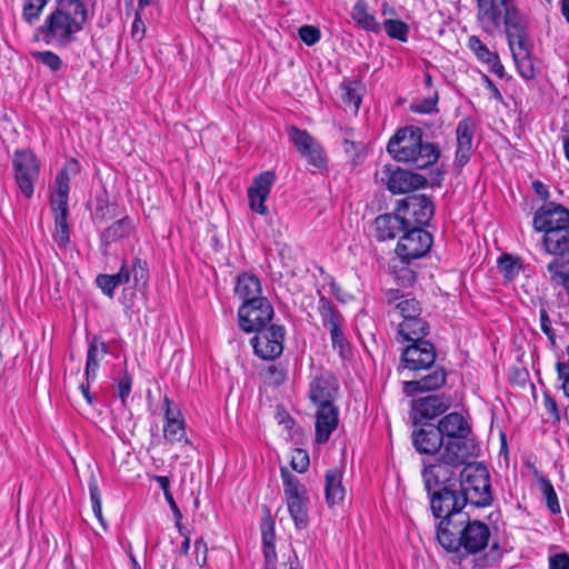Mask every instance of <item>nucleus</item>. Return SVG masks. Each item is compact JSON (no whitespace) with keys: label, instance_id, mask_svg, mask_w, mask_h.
I'll return each mask as SVG.
<instances>
[{"label":"nucleus","instance_id":"29","mask_svg":"<svg viewBox=\"0 0 569 569\" xmlns=\"http://www.w3.org/2000/svg\"><path fill=\"white\" fill-rule=\"evenodd\" d=\"M436 427L439 430L443 442H446V440L470 437L471 435L470 426L459 412L448 413L439 420Z\"/></svg>","mask_w":569,"mask_h":569},{"label":"nucleus","instance_id":"42","mask_svg":"<svg viewBox=\"0 0 569 569\" xmlns=\"http://www.w3.org/2000/svg\"><path fill=\"white\" fill-rule=\"evenodd\" d=\"M89 492H90V500H91L93 513H94L96 518L98 519V521L100 522V525L103 528H106L107 523L102 516L101 495H100L97 478L93 472H91L90 479H89Z\"/></svg>","mask_w":569,"mask_h":569},{"label":"nucleus","instance_id":"25","mask_svg":"<svg viewBox=\"0 0 569 569\" xmlns=\"http://www.w3.org/2000/svg\"><path fill=\"white\" fill-rule=\"evenodd\" d=\"M387 188L392 193H407L426 186L427 179L403 169L388 170Z\"/></svg>","mask_w":569,"mask_h":569},{"label":"nucleus","instance_id":"45","mask_svg":"<svg viewBox=\"0 0 569 569\" xmlns=\"http://www.w3.org/2000/svg\"><path fill=\"white\" fill-rule=\"evenodd\" d=\"M507 38L512 54H515V52H530L531 44L528 37V30L509 33L507 34Z\"/></svg>","mask_w":569,"mask_h":569},{"label":"nucleus","instance_id":"44","mask_svg":"<svg viewBox=\"0 0 569 569\" xmlns=\"http://www.w3.org/2000/svg\"><path fill=\"white\" fill-rule=\"evenodd\" d=\"M383 28L391 39H396L401 42H406L408 40L409 26L406 22L396 19H387L383 21Z\"/></svg>","mask_w":569,"mask_h":569},{"label":"nucleus","instance_id":"8","mask_svg":"<svg viewBox=\"0 0 569 569\" xmlns=\"http://www.w3.org/2000/svg\"><path fill=\"white\" fill-rule=\"evenodd\" d=\"M459 468L438 457L432 462H423L421 477L427 492L458 487Z\"/></svg>","mask_w":569,"mask_h":569},{"label":"nucleus","instance_id":"53","mask_svg":"<svg viewBox=\"0 0 569 569\" xmlns=\"http://www.w3.org/2000/svg\"><path fill=\"white\" fill-rule=\"evenodd\" d=\"M468 44L476 57L485 63H488V61H490V59L496 54L495 52H491L476 36H471L469 38Z\"/></svg>","mask_w":569,"mask_h":569},{"label":"nucleus","instance_id":"32","mask_svg":"<svg viewBox=\"0 0 569 569\" xmlns=\"http://www.w3.org/2000/svg\"><path fill=\"white\" fill-rule=\"evenodd\" d=\"M326 502L329 507L341 503L346 497V489L342 486V473L337 468L330 469L325 476Z\"/></svg>","mask_w":569,"mask_h":569},{"label":"nucleus","instance_id":"16","mask_svg":"<svg viewBox=\"0 0 569 569\" xmlns=\"http://www.w3.org/2000/svg\"><path fill=\"white\" fill-rule=\"evenodd\" d=\"M562 227H569V210L556 202L546 203L535 213L533 228L536 231L547 234V230H557Z\"/></svg>","mask_w":569,"mask_h":569},{"label":"nucleus","instance_id":"30","mask_svg":"<svg viewBox=\"0 0 569 569\" xmlns=\"http://www.w3.org/2000/svg\"><path fill=\"white\" fill-rule=\"evenodd\" d=\"M548 279L553 289H561L569 303V258H553L547 264Z\"/></svg>","mask_w":569,"mask_h":569},{"label":"nucleus","instance_id":"18","mask_svg":"<svg viewBox=\"0 0 569 569\" xmlns=\"http://www.w3.org/2000/svg\"><path fill=\"white\" fill-rule=\"evenodd\" d=\"M479 448L473 438L446 440L440 451L442 459L460 468L471 458L478 457Z\"/></svg>","mask_w":569,"mask_h":569},{"label":"nucleus","instance_id":"57","mask_svg":"<svg viewBox=\"0 0 569 569\" xmlns=\"http://www.w3.org/2000/svg\"><path fill=\"white\" fill-rule=\"evenodd\" d=\"M131 386H132V378L131 376L124 371L123 375L118 380V396L121 399V402L124 405L127 398L129 397L131 392Z\"/></svg>","mask_w":569,"mask_h":569},{"label":"nucleus","instance_id":"35","mask_svg":"<svg viewBox=\"0 0 569 569\" xmlns=\"http://www.w3.org/2000/svg\"><path fill=\"white\" fill-rule=\"evenodd\" d=\"M351 18L363 30L375 33H379L381 30L376 18L369 13L368 4L365 0H358L355 3L351 10Z\"/></svg>","mask_w":569,"mask_h":569},{"label":"nucleus","instance_id":"61","mask_svg":"<svg viewBox=\"0 0 569 569\" xmlns=\"http://www.w3.org/2000/svg\"><path fill=\"white\" fill-rule=\"evenodd\" d=\"M558 379L562 381L561 388L566 397H569V368L562 362H557Z\"/></svg>","mask_w":569,"mask_h":569},{"label":"nucleus","instance_id":"19","mask_svg":"<svg viewBox=\"0 0 569 569\" xmlns=\"http://www.w3.org/2000/svg\"><path fill=\"white\" fill-rule=\"evenodd\" d=\"M447 372L443 367L432 366L431 369L419 379L403 381L402 391L407 397H415L418 393L436 391L445 386Z\"/></svg>","mask_w":569,"mask_h":569},{"label":"nucleus","instance_id":"50","mask_svg":"<svg viewBox=\"0 0 569 569\" xmlns=\"http://www.w3.org/2000/svg\"><path fill=\"white\" fill-rule=\"evenodd\" d=\"M396 311L402 317V320L420 316V303L416 299H406L395 307Z\"/></svg>","mask_w":569,"mask_h":569},{"label":"nucleus","instance_id":"5","mask_svg":"<svg viewBox=\"0 0 569 569\" xmlns=\"http://www.w3.org/2000/svg\"><path fill=\"white\" fill-rule=\"evenodd\" d=\"M281 479L287 509L298 529H305L309 525L308 491L300 480L286 467L281 468Z\"/></svg>","mask_w":569,"mask_h":569},{"label":"nucleus","instance_id":"12","mask_svg":"<svg viewBox=\"0 0 569 569\" xmlns=\"http://www.w3.org/2000/svg\"><path fill=\"white\" fill-rule=\"evenodd\" d=\"M16 182L26 198L33 194V184L39 177V163L30 150H18L13 156Z\"/></svg>","mask_w":569,"mask_h":569},{"label":"nucleus","instance_id":"2","mask_svg":"<svg viewBox=\"0 0 569 569\" xmlns=\"http://www.w3.org/2000/svg\"><path fill=\"white\" fill-rule=\"evenodd\" d=\"M88 20V8L80 0H57L54 10L37 29L38 39L46 44L68 47L74 42Z\"/></svg>","mask_w":569,"mask_h":569},{"label":"nucleus","instance_id":"36","mask_svg":"<svg viewBox=\"0 0 569 569\" xmlns=\"http://www.w3.org/2000/svg\"><path fill=\"white\" fill-rule=\"evenodd\" d=\"M107 352V345L102 340H100L99 337H93L89 345L84 370L88 381L96 378V372L99 368V355H103Z\"/></svg>","mask_w":569,"mask_h":569},{"label":"nucleus","instance_id":"41","mask_svg":"<svg viewBox=\"0 0 569 569\" xmlns=\"http://www.w3.org/2000/svg\"><path fill=\"white\" fill-rule=\"evenodd\" d=\"M342 102L348 106L353 113H357L361 103L360 86L357 82H349L341 87Z\"/></svg>","mask_w":569,"mask_h":569},{"label":"nucleus","instance_id":"24","mask_svg":"<svg viewBox=\"0 0 569 569\" xmlns=\"http://www.w3.org/2000/svg\"><path fill=\"white\" fill-rule=\"evenodd\" d=\"M410 224V220L396 213L380 214L375 219L376 238L379 241H386L396 238L400 232H405Z\"/></svg>","mask_w":569,"mask_h":569},{"label":"nucleus","instance_id":"64","mask_svg":"<svg viewBox=\"0 0 569 569\" xmlns=\"http://www.w3.org/2000/svg\"><path fill=\"white\" fill-rule=\"evenodd\" d=\"M490 68V71L493 72L499 78H503L505 76V68L500 62L499 56L496 53L490 61L487 63Z\"/></svg>","mask_w":569,"mask_h":569},{"label":"nucleus","instance_id":"54","mask_svg":"<svg viewBox=\"0 0 569 569\" xmlns=\"http://www.w3.org/2000/svg\"><path fill=\"white\" fill-rule=\"evenodd\" d=\"M32 56L34 59L47 66L51 71H58L62 66L60 57L52 51H38Z\"/></svg>","mask_w":569,"mask_h":569},{"label":"nucleus","instance_id":"3","mask_svg":"<svg viewBox=\"0 0 569 569\" xmlns=\"http://www.w3.org/2000/svg\"><path fill=\"white\" fill-rule=\"evenodd\" d=\"M423 130L409 126L397 130L387 144V151L399 162H406L416 169H425L437 162L440 157L438 144L423 141Z\"/></svg>","mask_w":569,"mask_h":569},{"label":"nucleus","instance_id":"52","mask_svg":"<svg viewBox=\"0 0 569 569\" xmlns=\"http://www.w3.org/2000/svg\"><path fill=\"white\" fill-rule=\"evenodd\" d=\"M498 268L509 280L516 278L519 273L517 260L513 259L510 254H503L498 259Z\"/></svg>","mask_w":569,"mask_h":569},{"label":"nucleus","instance_id":"37","mask_svg":"<svg viewBox=\"0 0 569 569\" xmlns=\"http://www.w3.org/2000/svg\"><path fill=\"white\" fill-rule=\"evenodd\" d=\"M262 545L264 556V568L276 569V549H274V531L273 522L262 525Z\"/></svg>","mask_w":569,"mask_h":569},{"label":"nucleus","instance_id":"43","mask_svg":"<svg viewBox=\"0 0 569 569\" xmlns=\"http://www.w3.org/2000/svg\"><path fill=\"white\" fill-rule=\"evenodd\" d=\"M163 436L166 440L171 443L180 442L184 440L188 443L184 432V422L180 419H171L170 422H166L163 427Z\"/></svg>","mask_w":569,"mask_h":569},{"label":"nucleus","instance_id":"63","mask_svg":"<svg viewBox=\"0 0 569 569\" xmlns=\"http://www.w3.org/2000/svg\"><path fill=\"white\" fill-rule=\"evenodd\" d=\"M543 407L556 421L560 420L557 402L549 393L543 395Z\"/></svg>","mask_w":569,"mask_h":569},{"label":"nucleus","instance_id":"13","mask_svg":"<svg viewBox=\"0 0 569 569\" xmlns=\"http://www.w3.org/2000/svg\"><path fill=\"white\" fill-rule=\"evenodd\" d=\"M435 346L428 340L413 341L406 347L401 355V363L405 369L411 371L429 370L436 361Z\"/></svg>","mask_w":569,"mask_h":569},{"label":"nucleus","instance_id":"4","mask_svg":"<svg viewBox=\"0 0 569 569\" xmlns=\"http://www.w3.org/2000/svg\"><path fill=\"white\" fill-rule=\"evenodd\" d=\"M458 490L461 500L473 507H488L493 500L489 471L481 463H468L460 470Z\"/></svg>","mask_w":569,"mask_h":569},{"label":"nucleus","instance_id":"56","mask_svg":"<svg viewBox=\"0 0 569 569\" xmlns=\"http://www.w3.org/2000/svg\"><path fill=\"white\" fill-rule=\"evenodd\" d=\"M299 37L307 46H313L320 39V31L313 26H302L299 29Z\"/></svg>","mask_w":569,"mask_h":569},{"label":"nucleus","instance_id":"6","mask_svg":"<svg viewBox=\"0 0 569 569\" xmlns=\"http://www.w3.org/2000/svg\"><path fill=\"white\" fill-rule=\"evenodd\" d=\"M147 263L140 258H134L131 262L124 261L120 270L114 274H99L96 278L98 288L109 298H113L114 289L118 286L132 281L134 287L144 286L148 281Z\"/></svg>","mask_w":569,"mask_h":569},{"label":"nucleus","instance_id":"46","mask_svg":"<svg viewBox=\"0 0 569 569\" xmlns=\"http://www.w3.org/2000/svg\"><path fill=\"white\" fill-rule=\"evenodd\" d=\"M52 237L61 248H66L70 242L68 218H63V213H60V217H54V232Z\"/></svg>","mask_w":569,"mask_h":569},{"label":"nucleus","instance_id":"39","mask_svg":"<svg viewBox=\"0 0 569 569\" xmlns=\"http://www.w3.org/2000/svg\"><path fill=\"white\" fill-rule=\"evenodd\" d=\"M318 310L323 326L329 327V330L335 327H341L342 317L327 297L320 296Z\"/></svg>","mask_w":569,"mask_h":569},{"label":"nucleus","instance_id":"1","mask_svg":"<svg viewBox=\"0 0 569 569\" xmlns=\"http://www.w3.org/2000/svg\"><path fill=\"white\" fill-rule=\"evenodd\" d=\"M445 530L437 532V540L448 552L459 555L462 560L473 556L472 568L485 569L492 566L500 557L498 543H492L489 553L480 555L489 546L491 531L487 523L470 519L468 513H457L446 522Z\"/></svg>","mask_w":569,"mask_h":569},{"label":"nucleus","instance_id":"62","mask_svg":"<svg viewBox=\"0 0 569 569\" xmlns=\"http://www.w3.org/2000/svg\"><path fill=\"white\" fill-rule=\"evenodd\" d=\"M550 569H569V557L566 553H557L549 559Z\"/></svg>","mask_w":569,"mask_h":569},{"label":"nucleus","instance_id":"28","mask_svg":"<svg viewBox=\"0 0 569 569\" xmlns=\"http://www.w3.org/2000/svg\"><path fill=\"white\" fill-rule=\"evenodd\" d=\"M316 441L326 443L338 426V408L335 405L317 406Z\"/></svg>","mask_w":569,"mask_h":569},{"label":"nucleus","instance_id":"51","mask_svg":"<svg viewBox=\"0 0 569 569\" xmlns=\"http://www.w3.org/2000/svg\"><path fill=\"white\" fill-rule=\"evenodd\" d=\"M331 343L335 350H338L341 358H347L350 353V347L343 337L340 327L331 328L330 330Z\"/></svg>","mask_w":569,"mask_h":569},{"label":"nucleus","instance_id":"33","mask_svg":"<svg viewBox=\"0 0 569 569\" xmlns=\"http://www.w3.org/2000/svg\"><path fill=\"white\" fill-rule=\"evenodd\" d=\"M234 295L242 301L263 298L261 295V283L257 276L243 272L237 278Z\"/></svg>","mask_w":569,"mask_h":569},{"label":"nucleus","instance_id":"40","mask_svg":"<svg viewBox=\"0 0 569 569\" xmlns=\"http://www.w3.org/2000/svg\"><path fill=\"white\" fill-rule=\"evenodd\" d=\"M503 23L506 27L507 34L528 30L527 18L517 8L512 6L507 8V12L505 13L503 17Z\"/></svg>","mask_w":569,"mask_h":569},{"label":"nucleus","instance_id":"34","mask_svg":"<svg viewBox=\"0 0 569 569\" xmlns=\"http://www.w3.org/2000/svg\"><path fill=\"white\" fill-rule=\"evenodd\" d=\"M429 332L428 323L418 317L402 320L399 323V333L406 341H419L422 340Z\"/></svg>","mask_w":569,"mask_h":569},{"label":"nucleus","instance_id":"60","mask_svg":"<svg viewBox=\"0 0 569 569\" xmlns=\"http://www.w3.org/2000/svg\"><path fill=\"white\" fill-rule=\"evenodd\" d=\"M196 562L203 567L207 563L208 546L203 538H199L194 542Z\"/></svg>","mask_w":569,"mask_h":569},{"label":"nucleus","instance_id":"22","mask_svg":"<svg viewBox=\"0 0 569 569\" xmlns=\"http://www.w3.org/2000/svg\"><path fill=\"white\" fill-rule=\"evenodd\" d=\"M339 390L337 378L332 373H325L310 383L309 397L316 406L333 405Z\"/></svg>","mask_w":569,"mask_h":569},{"label":"nucleus","instance_id":"9","mask_svg":"<svg viewBox=\"0 0 569 569\" xmlns=\"http://www.w3.org/2000/svg\"><path fill=\"white\" fill-rule=\"evenodd\" d=\"M273 317V308L267 298L242 302L238 310L240 328L246 332L268 327Z\"/></svg>","mask_w":569,"mask_h":569},{"label":"nucleus","instance_id":"20","mask_svg":"<svg viewBox=\"0 0 569 569\" xmlns=\"http://www.w3.org/2000/svg\"><path fill=\"white\" fill-rule=\"evenodd\" d=\"M451 406L449 397L443 395H431L412 401L415 425L422 419H435L446 412Z\"/></svg>","mask_w":569,"mask_h":569},{"label":"nucleus","instance_id":"47","mask_svg":"<svg viewBox=\"0 0 569 569\" xmlns=\"http://www.w3.org/2000/svg\"><path fill=\"white\" fill-rule=\"evenodd\" d=\"M512 58L515 60V63L517 66V69L519 71L520 76L523 79L530 80V79L535 78L536 70H535L532 60L530 58V52H525V53H516L515 52V54H512Z\"/></svg>","mask_w":569,"mask_h":569},{"label":"nucleus","instance_id":"58","mask_svg":"<svg viewBox=\"0 0 569 569\" xmlns=\"http://www.w3.org/2000/svg\"><path fill=\"white\" fill-rule=\"evenodd\" d=\"M540 316V328L542 332L548 337L549 341L555 345L556 343V333L551 327V321L549 315L545 308H541L539 311Z\"/></svg>","mask_w":569,"mask_h":569},{"label":"nucleus","instance_id":"11","mask_svg":"<svg viewBox=\"0 0 569 569\" xmlns=\"http://www.w3.org/2000/svg\"><path fill=\"white\" fill-rule=\"evenodd\" d=\"M256 336L250 343L254 353L264 360H273L283 351L284 329L281 326L270 325L263 329L254 330Z\"/></svg>","mask_w":569,"mask_h":569},{"label":"nucleus","instance_id":"26","mask_svg":"<svg viewBox=\"0 0 569 569\" xmlns=\"http://www.w3.org/2000/svg\"><path fill=\"white\" fill-rule=\"evenodd\" d=\"M413 446L417 451L427 455L439 453L443 447V440L437 427L432 423L423 425L412 432Z\"/></svg>","mask_w":569,"mask_h":569},{"label":"nucleus","instance_id":"27","mask_svg":"<svg viewBox=\"0 0 569 569\" xmlns=\"http://www.w3.org/2000/svg\"><path fill=\"white\" fill-rule=\"evenodd\" d=\"M473 132L475 122L471 118L462 119L457 126V151L455 163L459 168H462L470 159Z\"/></svg>","mask_w":569,"mask_h":569},{"label":"nucleus","instance_id":"48","mask_svg":"<svg viewBox=\"0 0 569 569\" xmlns=\"http://www.w3.org/2000/svg\"><path fill=\"white\" fill-rule=\"evenodd\" d=\"M49 0H27L23 4V18L24 20L32 24L34 23L42 12L43 8L48 3Z\"/></svg>","mask_w":569,"mask_h":569},{"label":"nucleus","instance_id":"49","mask_svg":"<svg viewBox=\"0 0 569 569\" xmlns=\"http://www.w3.org/2000/svg\"><path fill=\"white\" fill-rule=\"evenodd\" d=\"M540 489L546 498L547 507L551 513L557 515L561 511L557 493L555 491L553 486L547 479H542L540 483Z\"/></svg>","mask_w":569,"mask_h":569},{"label":"nucleus","instance_id":"23","mask_svg":"<svg viewBox=\"0 0 569 569\" xmlns=\"http://www.w3.org/2000/svg\"><path fill=\"white\" fill-rule=\"evenodd\" d=\"M274 181V174L271 171L260 173L248 189L250 209L259 214H268V208L264 204L271 186Z\"/></svg>","mask_w":569,"mask_h":569},{"label":"nucleus","instance_id":"21","mask_svg":"<svg viewBox=\"0 0 569 569\" xmlns=\"http://www.w3.org/2000/svg\"><path fill=\"white\" fill-rule=\"evenodd\" d=\"M77 170L78 162L71 160L67 168L62 169L56 177V191L51 194L50 206L54 217H60L63 213V218H68V200H69V173L68 170Z\"/></svg>","mask_w":569,"mask_h":569},{"label":"nucleus","instance_id":"10","mask_svg":"<svg viewBox=\"0 0 569 569\" xmlns=\"http://www.w3.org/2000/svg\"><path fill=\"white\" fill-rule=\"evenodd\" d=\"M432 242L431 233L421 227H409L398 241L396 253L402 261L409 262L426 256L431 249Z\"/></svg>","mask_w":569,"mask_h":569},{"label":"nucleus","instance_id":"59","mask_svg":"<svg viewBox=\"0 0 569 569\" xmlns=\"http://www.w3.org/2000/svg\"><path fill=\"white\" fill-rule=\"evenodd\" d=\"M437 101L438 96L435 94V97L423 99L420 102L415 103L411 107V110L417 113H431L436 110Z\"/></svg>","mask_w":569,"mask_h":569},{"label":"nucleus","instance_id":"17","mask_svg":"<svg viewBox=\"0 0 569 569\" xmlns=\"http://www.w3.org/2000/svg\"><path fill=\"white\" fill-rule=\"evenodd\" d=\"M513 0H477V18L481 28L489 34L496 33L505 13Z\"/></svg>","mask_w":569,"mask_h":569},{"label":"nucleus","instance_id":"7","mask_svg":"<svg viewBox=\"0 0 569 569\" xmlns=\"http://www.w3.org/2000/svg\"><path fill=\"white\" fill-rule=\"evenodd\" d=\"M430 510L436 519H439L437 523V532H441L445 530L446 522L451 519V517L457 513H466L463 508L467 506L465 501H462V497L458 490V487L455 488H442V490H435L427 492Z\"/></svg>","mask_w":569,"mask_h":569},{"label":"nucleus","instance_id":"31","mask_svg":"<svg viewBox=\"0 0 569 569\" xmlns=\"http://www.w3.org/2000/svg\"><path fill=\"white\" fill-rule=\"evenodd\" d=\"M542 243L547 253L556 256V258H563L569 253V227L547 230Z\"/></svg>","mask_w":569,"mask_h":569},{"label":"nucleus","instance_id":"55","mask_svg":"<svg viewBox=\"0 0 569 569\" xmlns=\"http://www.w3.org/2000/svg\"><path fill=\"white\" fill-rule=\"evenodd\" d=\"M291 467L298 472H305L309 467V456L302 449L295 450L291 458Z\"/></svg>","mask_w":569,"mask_h":569},{"label":"nucleus","instance_id":"14","mask_svg":"<svg viewBox=\"0 0 569 569\" xmlns=\"http://www.w3.org/2000/svg\"><path fill=\"white\" fill-rule=\"evenodd\" d=\"M288 134L297 151L307 159L309 164L318 169L326 166L323 150L320 143L311 137L309 132L291 126L288 129Z\"/></svg>","mask_w":569,"mask_h":569},{"label":"nucleus","instance_id":"38","mask_svg":"<svg viewBox=\"0 0 569 569\" xmlns=\"http://www.w3.org/2000/svg\"><path fill=\"white\" fill-rule=\"evenodd\" d=\"M132 228L133 224L131 219H129L128 217L122 218L104 230L101 237L102 242L109 244L111 242L126 238L130 234Z\"/></svg>","mask_w":569,"mask_h":569},{"label":"nucleus","instance_id":"15","mask_svg":"<svg viewBox=\"0 0 569 569\" xmlns=\"http://www.w3.org/2000/svg\"><path fill=\"white\" fill-rule=\"evenodd\" d=\"M397 211L403 213L402 217H412L413 223L420 227L433 217L435 207L426 194H410L398 201Z\"/></svg>","mask_w":569,"mask_h":569}]
</instances>
